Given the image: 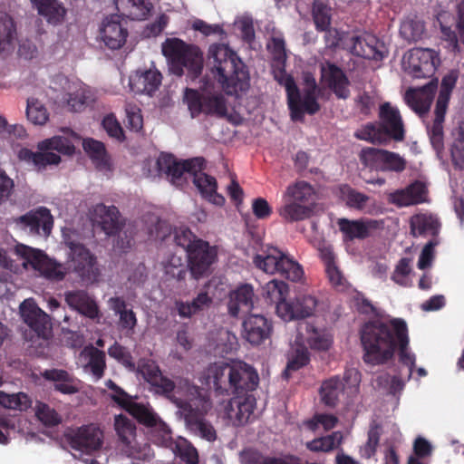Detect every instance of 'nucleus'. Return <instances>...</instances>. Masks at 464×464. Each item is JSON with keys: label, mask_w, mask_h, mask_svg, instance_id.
Listing matches in <instances>:
<instances>
[{"label": "nucleus", "mask_w": 464, "mask_h": 464, "mask_svg": "<svg viewBox=\"0 0 464 464\" xmlns=\"http://www.w3.org/2000/svg\"><path fill=\"white\" fill-rule=\"evenodd\" d=\"M205 166L206 160L202 157L178 160L168 153H161L156 161L159 174L165 175L173 185L180 187L189 177L205 199L217 206H222L225 198L217 192L216 179L202 171Z\"/></svg>", "instance_id": "1"}, {"label": "nucleus", "mask_w": 464, "mask_h": 464, "mask_svg": "<svg viewBox=\"0 0 464 464\" xmlns=\"http://www.w3.org/2000/svg\"><path fill=\"white\" fill-rule=\"evenodd\" d=\"M203 383L218 395H253L259 383L256 370L244 362H215L203 372Z\"/></svg>", "instance_id": "2"}, {"label": "nucleus", "mask_w": 464, "mask_h": 464, "mask_svg": "<svg viewBox=\"0 0 464 464\" xmlns=\"http://www.w3.org/2000/svg\"><path fill=\"white\" fill-rule=\"evenodd\" d=\"M401 318L389 321L372 319L363 324L360 330V338L363 349V361L372 366L383 365L393 359L397 332L394 324Z\"/></svg>", "instance_id": "3"}, {"label": "nucleus", "mask_w": 464, "mask_h": 464, "mask_svg": "<svg viewBox=\"0 0 464 464\" xmlns=\"http://www.w3.org/2000/svg\"><path fill=\"white\" fill-rule=\"evenodd\" d=\"M277 81L285 89L292 121L302 122L305 113L314 115L320 111L321 106L317 100L321 95L322 89L318 87L311 72H304L303 75L304 85L303 96L293 76L284 73Z\"/></svg>", "instance_id": "4"}, {"label": "nucleus", "mask_w": 464, "mask_h": 464, "mask_svg": "<svg viewBox=\"0 0 464 464\" xmlns=\"http://www.w3.org/2000/svg\"><path fill=\"white\" fill-rule=\"evenodd\" d=\"M188 401H177L176 406L181 411L186 426L190 432L208 440L214 441L217 432L212 424L205 420L211 408V401L198 388H194Z\"/></svg>", "instance_id": "5"}, {"label": "nucleus", "mask_w": 464, "mask_h": 464, "mask_svg": "<svg viewBox=\"0 0 464 464\" xmlns=\"http://www.w3.org/2000/svg\"><path fill=\"white\" fill-rule=\"evenodd\" d=\"M38 151L22 148L17 154L19 160L33 165L37 170H43L49 165H58L61 157L53 152L56 150L64 155H72L74 145L65 137L54 136L45 139L37 144Z\"/></svg>", "instance_id": "6"}, {"label": "nucleus", "mask_w": 464, "mask_h": 464, "mask_svg": "<svg viewBox=\"0 0 464 464\" xmlns=\"http://www.w3.org/2000/svg\"><path fill=\"white\" fill-rule=\"evenodd\" d=\"M114 429L119 438L121 451L138 464L139 461L150 462L154 458L150 444L142 438L136 437V425L132 420L123 414L114 418Z\"/></svg>", "instance_id": "7"}, {"label": "nucleus", "mask_w": 464, "mask_h": 464, "mask_svg": "<svg viewBox=\"0 0 464 464\" xmlns=\"http://www.w3.org/2000/svg\"><path fill=\"white\" fill-rule=\"evenodd\" d=\"M458 70H450L442 77L440 89L434 109V120L431 124H427V131L432 147L440 151L444 147V127L445 115L449 107L452 91L459 79Z\"/></svg>", "instance_id": "8"}, {"label": "nucleus", "mask_w": 464, "mask_h": 464, "mask_svg": "<svg viewBox=\"0 0 464 464\" xmlns=\"http://www.w3.org/2000/svg\"><path fill=\"white\" fill-rule=\"evenodd\" d=\"M255 266L266 274H279L292 282L299 281L304 275L302 266L287 254L275 246H268L253 257Z\"/></svg>", "instance_id": "9"}, {"label": "nucleus", "mask_w": 464, "mask_h": 464, "mask_svg": "<svg viewBox=\"0 0 464 464\" xmlns=\"http://www.w3.org/2000/svg\"><path fill=\"white\" fill-rule=\"evenodd\" d=\"M212 73L227 95H237L249 88V72L243 60H214Z\"/></svg>", "instance_id": "10"}, {"label": "nucleus", "mask_w": 464, "mask_h": 464, "mask_svg": "<svg viewBox=\"0 0 464 464\" xmlns=\"http://www.w3.org/2000/svg\"><path fill=\"white\" fill-rule=\"evenodd\" d=\"M361 382V373L354 368L344 371L343 378L333 376L321 384L319 394L324 404L335 407L341 394L353 396L358 392Z\"/></svg>", "instance_id": "11"}, {"label": "nucleus", "mask_w": 464, "mask_h": 464, "mask_svg": "<svg viewBox=\"0 0 464 464\" xmlns=\"http://www.w3.org/2000/svg\"><path fill=\"white\" fill-rule=\"evenodd\" d=\"M184 101L192 118L198 117L200 113L223 118L227 113V101L222 94L204 95L197 90L187 88Z\"/></svg>", "instance_id": "12"}, {"label": "nucleus", "mask_w": 464, "mask_h": 464, "mask_svg": "<svg viewBox=\"0 0 464 464\" xmlns=\"http://www.w3.org/2000/svg\"><path fill=\"white\" fill-rule=\"evenodd\" d=\"M63 438L72 450L92 454L102 448L103 432L98 426L91 423L76 429H68L64 431Z\"/></svg>", "instance_id": "13"}, {"label": "nucleus", "mask_w": 464, "mask_h": 464, "mask_svg": "<svg viewBox=\"0 0 464 464\" xmlns=\"http://www.w3.org/2000/svg\"><path fill=\"white\" fill-rule=\"evenodd\" d=\"M15 254L21 256L34 270L39 271L45 278L60 281L65 276L61 264L50 259L43 251L24 245H17Z\"/></svg>", "instance_id": "14"}, {"label": "nucleus", "mask_w": 464, "mask_h": 464, "mask_svg": "<svg viewBox=\"0 0 464 464\" xmlns=\"http://www.w3.org/2000/svg\"><path fill=\"white\" fill-rule=\"evenodd\" d=\"M138 372L144 380L150 384L155 393L161 395L176 405L177 401H185L177 398L173 392L176 383L171 379L163 375L160 366L152 360L142 359L139 362Z\"/></svg>", "instance_id": "15"}, {"label": "nucleus", "mask_w": 464, "mask_h": 464, "mask_svg": "<svg viewBox=\"0 0 464 464\" xmlns=\"http://www.w3.org/2000/svg\"><path fill=\"white\" fill-rule=\"evenodd\" d=\"M188 267L194 279H200L211 274V266L218 259L216 246L208 241L198 240L187 253Z\"/></svg>", "instance_id": "16"}, {"label": "nucleus", "mask_w": 464, "mask_h": 464, "mask_svg": "<svg viewBox=\"0 0 464 464\" xmlns=\"http://www.w3.org/2000/svg\"><path fill=\"white\" fill-rule=\"evenodd\" d=\"M450 17L448 13H441L438 15L441 33L447 42V48L452 55H464V1L456 5V24L452 31L446 24V19Z\"/></svg>", "instance_id": "17"}, {"label": "nucleus", "mask_w": 464, "mask_h": 464, "mask_svg": "<svg viewBox=\"0 0 464 464\" xmlns=\"http://www.w3.org/2000/svg\"><path fill=\"white\" fill-rule=\"evenodd\" d=\"M13 222L22 230L32 236L47 237L51 234L53 218L50 209L38 207L24 215L13 218Z\"/></svg>", "instance_id": "18"}, {"label": "nucleus", "mask_w": 464, "mask_h": 464, "mask_svg": "<svg viewBox=\"0 0 464 464\" xmlns=\"http://www.w3.org/2000/svg\"><path fill=\"white\" fill-rule=\"evenodd\" d=\"M439 81L432 78L428 83L421 87H410L404 94L406 104L420 118L425 117L432 104Z\"/></svg>", "instance_id": "19"}, {"label": "nucleus", "mask_w": 464, "mask_h": 464, "mask_svg": "<svg viewBox=\"0 0 464 464\" xmlns=\"http://www.w3.org/2000/svg\"><path fill=\"white\" fill-rule=\"evenodd\" d=\"M256 407L254 395H233L225 407V413L234 426H242L255 420Z\"/></svg>", "instance_id": "20"}, {"label": "nucleus", "mask_w": 464, "mask_h": 464, "mask_svg": "<svg viewBox=\"0 0 464 464\" xmlns=\"http://www.w3.org/2000/svg\"><path fill=\"white\" fill-rule=\"evenodd\" d=\"M337 225L343 235V242H353L354 240H364L372 236V233L381 227L378 220L371 218L348 219L339 218Z\"/></svg>", "instance_id": "21"}, {"label": "nucleus", "mask_w": 464, "mask_h": 464, "mask_svg": "<svg viewBox=\"0 0 464 464\" xmlns=\"http://www.w3.org/2000/svg\"><path fill=\"white\" fill-rule=\"evenodd\" d=\"M20 310L24 323L36 336L47 341L52 335V324L48 314L28 300L21 304Z\"/></svg>", "instance_id": "22"}, {"label": "nucleus", "mask_w": 464, "mask_h": 464, "mask_svg": "<svg viewBox=\"0 0 464 464\" xmlns=\"http://www.w3.org/2000/svg\"><path fill=\"white\" fill-rule=\"evenodd\" d=\"M348 40L351 53L358 58H384L389 54L385 44L372 34L353 35Z\"/></svg>", "instance_id": "23"}, {"label": "nucleus", "mask_w": 464, "mask_h": 464, "mask_svg": "<svg viewBox=\"0 0 464 464\" xmlns=\"http://www.w3.org/2000/svg\"><path fill=\"white\" fill-rule=\"evenodd\" d=\"M242 336L252 345H259L269 339L273 331L272 322L260 314H249L242 323Z\"/></svg>", "instance_id": "24"}, {"label": "nucleus", "mask_w": 464, "mask_h": 464, "mask_svg": "<svg viewBox=\"0 0 464 464\" xmlns=\"http://www.w3.org/2000/svg\"><path fill=\"white\" fill-rule=\"evenodd\" d=\"M317 300L309 295L295 297L286 304L278 305V315L285 321L304 319L314 314Z\"/></svg>", "instance_id": "25"}, {"label": "nucleus", "mask_w": 464, "mask_h": 464, "mask_svg": "<svg viewBox=\"0 0 464 464\" xmlns=\"http://www.w3.org/2000/svg\"><path fill=\"white\" fill-rule=\"evenodd\" d=\"M93 221L108 236L118 235L125 225V220L115 206L97 204L93 208Z\"/></svg>", "instance_id": "26"}, {"label": "nucleus", "mask_w": 464, "mask_h": 464, "mask_svg": "<svg viewBox=\"0 0 464 464\" xmlns=\"http://www.w3.org/2000/svg\"><path fill=\"white\" fill-rule=\"evenodd\" d=\"M125 24L126 21L119 14H111L103 20L101 35L107 47L116 50L124 44L128 35Z\"/></svg>", "instance_id": "27"}, {"label": "nucleus", "mask_w": 464, "mask_h": 464, "mask_svg": "<svg viewBox=\"0 0 464 464\" xmlns=\"http://www.w3.org/2000/svg\"><path fill=\"white\" fill-rule=\"evenodd\" d=\"M381 122L378 123L388 141H402L405 138V130L400 111L392 107L389 103H384L380 109Z\"/></svg>", "instance_id": "28"}, {"label": "nucleus", "mask_w": 464, "mask_h": 464, "mask_svg": "<svg viewBox=\"0 0 464 464\" xmlns=\"http://www.w3.org/2000/svg\"><path fill=\"white\" fill-rule=\"evenodd\" d=\"M70 256L73 263L74 271L83 279H90L93 275L94 266L96 264L95 256L85 246L79 242L68 241Z\"/></svg>", "instance_id": "29"}, {"label": "nucleus", "mask_w": 464, "mask_h": 464, "mask_svg": "<svg viewBox=\"0 0 464 464\" xmlns=\"http://www.w3.org/2000/svg\"><path fill=\"white\" fill-rule=\"evenodd\" d=\"M78 359L84 372L91 373L96 381L104 376L106 354L103 351L89 344L81 351Z\"/></svg>", "instance_id": "30"}, {"label": "nucleus", "mask_w": 464, "mask_h": 464, "mask_svg": "<svg viewBox=\"0 0 464 464\" xmlns=\"http://www.w3.org/2000/svg\"><path fill=\"white\" fill-rule=\"evenodd\" d=\"M428 189L425 184L416 180L405 188L397 189L391 193L389 201L397 207L418 205L426 201Z\"/></svg>", "instance_id": "31"}, {"label": "nucleus", "mask_w": 464, "mask_h": 464, "mask_svg": "<svg viewBox=\"0 0 464 464\" xmlns=\"http://www.w3.org/2000/svg\"><path fill=\"white\" fill-rule=\"evenodd\" d=\"M254 289L252 285L244 284L231 291L228 295V314L237 317L241 310L249 312L254 308Z\"/></svg>", "instance_id": "32"}, {"label": "nucleus", "mask_w": 464, "mask_h": 464, "mask_svg": "<svg viewBox=\"0 0 464 464\" xmlns=\"http://www.w3.org/2000/svg\"><path fill=\"white\" fill-rule=\"evenodd\" d=\"M65 301L72 309L90 319L98 318L100 315L96 302L84 290L65 293Z\"/></svg>", "instance_id": "33"}, {"label": "nucleus", "mask_w": 464, "mask_h": 464, "mask_svg": "<svg viewBox=\"0 0 464 464\" xmlns=\"http://www.w3.org/2000/svg\"><path fill=\"white\" fill-rule=\"evenodd\" d=\"M322 78L337 98L345 100L350 96L349 79L339 67L328 63L327 68H322Z\"/></svg>", "instance_id": "34"}, {"label": "nucleus", "mask_w": 464, "mask_h": 464, "mask_svg": "<svg viewBox=\"0 0 464 464\" xmlns=\"http://www.w3.org/2000/svg\"><path fill=\"white\" fill-rule=\"evenodd\" d=\"M162 76L159 71L151 69L140 72L137 71L130 76V87L135 93H146L152 95L160 87Z\"/></svg>", "instance_id": "35"}, {"label": "nucleus", "mask_w": 464, "mask_h": 464, "mask_svg": "<svg viewBox=\"0 0 464 464\" xmlns=\"http://www.w3.org/2000/svg\"><path fill=\"white\" fill-rule=\"evenodd\" d=\"M129 412L137 420V421L147 427L161 428L162 442L167 443L170 439V431L166 425L160 420L157 414L150 407L143 404L132 402L129 407Z\"/></svg>", "instance_id": "36"}, {"label": "nucleus", "mask_w": 464, "mask_h": 464, "mask_svg": "<svg viewBox=\"0 0 464 464\" xmlns=\"http://www.w3.org/2000/svg\"><path fill=\"white\" fill-rule=\"evenodd\" d=\"M394 324L397 332V342L395 343V352L399 353V361L401 363L409 367V376L411 375L415 367V355L409 352V331L405 321H396Z\"/></svg>", "instance_id": "37"}, {"label": "nucleus", "mask_w": 464, "mask_h": 464, "mask_svg": "<svg viewBox=\"0 0 464 464\" xmlns=\"http://www.w3.org/2000/svg\"><path fill=\"white\" fill-rule=\"evenodd\" d=\"M161 49L166 58H202V52L198 46L188 44L179 38H168Z\"/></svg>", "instance_id": "38"}, {"label": "nucleus", "mask_w": 464, "mask_h": 464, "mask_svg": "<svg viewBox=\"0 0 464 464\" xmlns=\"http://www.w3.org/2000/svg\"><path fill=\"white\" fill-rule=\"evenodd\" d=\"M410 227L413 237L431 236L436 238L440 229V222L431 214H417L411 218Z\"/></svg>", "instance_id": "39"}, {"label": "nucleus", "mask_w": 464, "mask_h": 464, "mask_svg": "<svg viewBox=\"0 0 464 464\" xmlns=\"http://www.w3.org/2000/svg\"><path fill=\"white\" fill-rule=\"evenodd\" d=\"M120 16L142 20L150 13L151 4L148 0H114Z\"/></svg>", "instance_id": "40"}, {"label": "nucleus", "mask_w": 464, "mask_h": 464, "mask_svg": "<svg viewBox=\"0 0 464 464\" xmlns=\"http://www.w3.org/2000/svg\"><path fill=\"white\" fill-rule=\"evenodd\" d=\"M441 60H401L405 72L412 78L422 79L432 76Z\"/></svg>", "instance_id": "41"}, {"label": "nucleus", "mask_w": 464, "mask_h": 464, "mask_svg": "<svg viewBox=\"0 0 464 464\" xmlns=\"http://www.w3.org/2000/svg\"><path fill=\"white\" fill-rule=\"evenodd\" d=\"M212 303V297L207 292L202 291L191 302L177 301L175 305L180 317L190 318L193 314L208 309Z\"/></svg>", "instance_id": "42"}, {"label": "nucleus", "mask_w": 464, "mask_h": 464, "mask_svg": "<svg viewBox=\"0 0 464 464\" xmlns=\"http://www.w3.org/2000/svg\"><path fill=\"white\" fill-rule=\"evenodd\" d=\"M37 8L40 15L53 24L61 23L66 14V9L58 0H30Z\"/></svg>", "instance_id": "43"}, {"label": "nucleus", "mask_w": 464, "mask_h": 464, "mask_svg": "<svg viewBox=\"0 0 464 464\" xmlns=\"http://www.w3.org/2000/svg\"><path fill=\"white\" fill-rule=\"evenodd\" d=\"M169 72L177 76L186 74L191 81L196 80L202 72L204 60H168Z\"/></svg>", "instance_id": "44"}, {"label": "nucleus", "mask_w": 464, "mask_h": 464, "mask_svg": "<svg viewBox=\"0 0 464 464\" xmlns=\"http://www.w3.org/2000/svg\"><path fill=\"white\" fill-rule=\"evenodd\" d=\"M288 293V285L284 281L273 279L266 283L262 290V295L268 304L276 305L278 313V305L286 304L285 297Z\"/></svg>", "instance_id": "45"}, {"label": "nucleus", "mask_w": 464, "mask_h": 464, "mask_svg": "<svg viewBox=\"0 0 464 464\" xmlns=\"http://www.w3.org/2000/svg\"><path fill=\"white\" fill-rule=\"evenodd\" d=\"M306 332V343L312 350L327 351L332 346L333 335L327 330L307 324Z\"/></svg>", "instance_id": "46"}, {"label": "nucleus", "mask_w": 464, "mask_h": 464, "mask_svg": "<svg viewBox=\"0 0 464 464\" xmlns=\"http://www.w3.org/2000/svg\"><path fill=\"white\" fill-rule=\"evenodd\" d=\"M82 147L97 168L103 169L108 166L107 151L102 141L88 138L83 140Z\"/></svg>", "instance_id": "47"}, {"label": "nucleus", "mask_w": 464, "mask_h": 464, "mask_svg": "<svg viewBox=\"0 0 464 464\" xmlns=\"http://www.w3.org/2000/svg\"><path fill=\"white\" fill-rule=\"evenodd\" d=\"M314 207L290 201L279 208V215L288 222H295L309 218L313 214Z\"/></svg>", "instance_id": "48"}, {"label": "nucleus", "mask_w": 464, "mask_h": 464, "mask_svg": "<svg viewBox=\"0 0 464 464\" xmlns=\"http://www.w3.org/2000/svg\"><path fill=\"white\" fill-rule=\"evenodd\" d=\"M343 441V434L340 431L332 432L329 435L315 438L305 443V447L312 452H330L338 448Z\"/></svg>", "instance_id": "49"}, {"label": "nucleus", "mask_w": 464, "mask_h": 464, "mask_svg": "<svg viewBox=\"0 0 464 464\" xmlns=\"http://www.w3.org/2000/svg\"><path fill=\"white\" fill-rule=\"evenodd\" d=\"M286 194L290 197L293 202H297L303 205L313 206L314 200V189L305 181H298L295 184L289 186L286 189Z\"/></svg>", "instance_id": "50"}, {"label": "nucleus", "mask_w": 464, "mask_h": 464, "mask_svg": "<svg viewBox=\"0 0 464 464\" xmlns=\"http://www.w3.org/2000/svg\"><path fill=\"white\" fill-rule=\"evenodd\" d=\"M15 35V27L11 16L0 13V54H8Z\"/></svg>", "instance_id": "51"}, {"label": "nucleus", "mask_w": 464, "mask_h": 464, "mask_svg": "<svg viewBox=\"0 0 464 464\" xmlns=\"http://www.w3.org/2000/svg\"><path fill=\"white\" fill-rule=\"evenodd\" d=\"M400 34L408 42L422 39L425 34L424 22L417 17L405 19L401 24Z\"/></svg>", "instance_id": "52"}, {"label": "nucleus", "mask_w": 464, "mask_h": 464, "mask_svg": "<svg viewBox=\"0 0 464 464\" xmlns=\"http://www.w3.org/2000/svg\"><path fill=\"white\" fill-rule=\"evenodd\" d=\"M384 150L372 147L363 148L359 153L360 162L367 169L382 171Z\"/></svg>", "instance_id": "53"}, {"label": "nucleus", "mask_w": 464, "mask_h": 464, "mask_svg": "<svg viewBox=\"0 0 464 464\" xmlns=\"http://www.w3.org/2000/svg\"><path fill=\"white\" fill-rule=\"evenodd\" d=\"M354 137L373 144H385L388 142L379 124L367 123L354 132Z\"/></svg>", "instance_id": "54"}, {"label": "nucleus", "mask_w": 464, "mask_h": 464, "mask_svg": "<svg viewBox=\"0 0 464 464\" xmlns=\"http://www.w3.org/2000/svg\"><path fill=\"white\" fill-rule=\"evenodd\" d=\"M35 416L45 427H55L62 422L61 415L48 404L37 401Z\"/></svg>", "instance_id": "55"}, {"label": "nucleus", "mask_w": 464, "mask_h": 464, "mask_svg": "<svg viewBox=\"0 0 464 464\" xmlns=\"http://www.w3.org/2000/svg\"><path fill=\"white\" fill-rule=\"evenodd\" d=\"M454 141L451 147V158L455 166L464 168V121L459 123L454 133Z\"/></svg>", "instance_id": "56"}, {"label": "nucleus", "mask_w": 464, "mask_h": 464, "mask_svg": "<svg viewBox=\"0 0 464 464\" xmlns=\"http://www.w3.org/2000/svg\"><path fill=\"white\" fill-rule=\"evenodd\" d=\"M310 362V353L305 347H299L295 350L292 355L289 357L284 375L286 379L289 378L292 372H295Z\"/></svg>", "instance_id": "57"}, {"label": "nucleus", "mask_w": 464, "mask_h": 464, "mask_svg": "<svg viewBox=\"0 0 464 464\" xmlns=\"http://www.w3.org/2000/svg\"><path fill=\"white\" fill-rule=\"evenodd\" d=\"M27 119L35 125H44L49 118L47 109L38 100L28 99L26 107Z\"/></svg>", "instance_id": "58"}, {"label": "nucleus", "mask_w": 464, "mask_h": 464, "mask_svg": "<svg viewBox=\"0 0 464 464\" xmlns=\"http://www.w3.org/2000/svg\"><path fill=\"white\" fill-rule=\"evenodd\" d=\"M29 397L23 392L17 394H7L0 391V405L6 409L26 410L30 407Z\"/></svg>", "instance_id": "59"}, {"label": "nucleus", "mask_w": 464, "mask_h": 464, "mask_svg": "<svg viewBox=\"0 0 464 464\" xmlns=\"http://www.w3.org/2000/svg\"><path fill=\"white\" fill-rule=\"evenodd\" d=\"M407 168V160L399 153L385 150L382 171L401 173Z\"/></svg>", "instance_id": "60"}, {"label": "nucleus", "mask_w": 464, "mask_h": 464, "mask_svg": "<svg viewBox=\"0 0 464 464\" xmlns=\"http://www.w3.org/2000/svg\"><path fill=\"white\" fill-rule=\"evenodd\" d=\"M313 17L316 28L320 31H325L330 25V8L322 1L314 0Z\"/></svg>", "instance_id": "61"}, {"label": "nucleus", "mask_w": 464, "mask_h": 464, "mask_svg": "<svg viewBox=\"0 0 464 464\" xmlns=\"http://www.w3.org/2000/svg\"><path fill=\"white\" fill-rule=\"evenodd\" d=\"M411 273V259L408 257H402L399 260L395 266V269L392 275V280L401 286H411V284L408 278Z\"/></svg>", "instance_id": "62"}, {"label": "nucleus", "mask_w": 464, "mask_h": 464, "mask_svg": "<svg viewBox=\"0 0 464 464\" xmlns=\"http://www.w3.org/2000/svg\"><path fill=\"white\" fill-rule=\"evenodd\" d=\"M381 438V427L378 424L372 425L368 431V439L361 450L362 457L371 459L375 455Z\"/></svg>", "instance_id": "63"}, {"label": "nucleus", "mask_w": 464, "mask_h": 464, "mask_svg": "<svg viewBox=\"0 0 464 464\" xmlns=\"http://www.w3.org/2000/svg\"><path fill=\"white\" fill-rule=\"evenodd\" d=\"M343 195L346 200V204L350 208L355 209H362L369 200V197L367 195L361 193L350 187H345L343 189Z\"/></svg>", "instance_id": "64"}]
</instances>
